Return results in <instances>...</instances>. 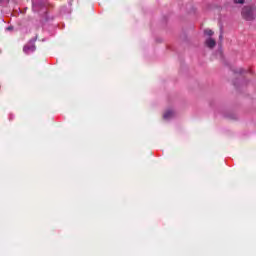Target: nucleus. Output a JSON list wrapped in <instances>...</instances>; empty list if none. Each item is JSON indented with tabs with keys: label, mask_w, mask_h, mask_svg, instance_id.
Segmentation results:
<instances>
[{
	"label": "nucleus",
	"mask_w": 256,
	"mask_h": 256,
	"mask_svg": "<svg viewBox=\"0 0 256 256\" xmlns=\"http://www.w3.org/2000/svg\"><path fill=\"white\" fill-rule=\"evenodd\" d=\"M242 17L246 21H253L255 19V7L246 6L242 9Z\"/></svg>",
	"instance_id": "1"
},
{
	"label": "nucleus",
	"mask_w": 256,
	"mask_h": 256,
	"mask_svg": "<svg viewBox=\"0 0 256 256\" xmlns=\"http://www.w3.org/2000/svg\"><path fill=\"white\" fill-rule=\"evenodd\" d=\"M45 3H47V0H32V11H34V13L47 11V9H45Z\"/></svg>",
	"instance_id": "2"
},
{
	"label": "nucleus",
	"mask_w": 256,
	"mask_h": 256,
	"mask_svg": "<svg viewBox=\"0 0 256 256\" xmlns=\"http://www.w3.org/2000/svg\"><path fill=\"white\" fill-rule=\"evenodd\" d=\"M35 41H37V36L34 39L30 40L29 43L24 46L23 51L26 55L35 53V49H37L35 47Z\"/></svg>",
	"instance_id": "3"
},
{
	"label": "nucleus",
	"mask_w": 256,
	"mask_h": 256,
	"mask_svg": "<svg viewBox=\"0 0 256 256\" xmlns=\"http://www.w3.org/2000/svg\"><path fill=\"white\" fill-rule=\"evenodd\" d=\"M173 117H175V112L171 109L167 110L164 114H163V119L165 121H171V119H173Z\"/></svg>",
	"instance_id": "4"
},
{
	"label": "nucleus",
	"mask_w": 256,
	"mask_h": 256,
	"mask_svg": "<svg viewBox=\"0 0 256 256\" xmlns=\"http://www.w3.org/2000/svg\"><path fill=\"white\" fill-rule=\"evenodd\" d=\"M205 45L206 47H208L209 49H213V47H215L217 45V42L215 41V39L208 37L205 40Z\"/></svg>",
	"instance_id": "5"
},
{
	"label": "nucleus",
	"mask_w": 256,
	"mask_h": 256,
	"mask_svg": "<svg viewBox=\"0 0 256 256\" xmlns=\"http://www.w3.org/2000/svg\"><path fill=\"white\" fill-rule=\"evenodd\" d=\"M213 30L206 29L204 30V35H207V37H213Z\"/></svg>",
	"instance_id": "6"
},
{
	"label": "nucleus",
	"mask_w": 256,
	"mask_h": 256,
	"mask_svg": "<svg viewBox=\"0 0 256 256\" xmlns=\"http://www.w3.org/2000/svg\"><path fill=\"white\" fill-rule=\"evenodd\" d=\"M234 3L236 4V5H243V3H245V0H234Z\"/></svg>",
	"instance_id": "7"
},
{
	"label": "nucleus",
	"mask_w": 256,
	"mask_h": 256,
	"mask_svg": "<svg viewBox=\"0 0 256 256\" xmlns=\"http://www.w3.org/2000/svg\"><path fill=\"white\" fill-rule=\"evenodd\" d=\"M9 3V0H0V5H7Z\"/></svg>",
	"instance_id": "8"
},
{
	"label": "nucleus",
	"mask_w": 256,
	"mask_h": 256,
	"mask_svg": "<svg viewBox=\"0 0 256 256\" xmlns=\"http://www.w3.org/2000/svg\"><path fill=\"white\" fill-rule=\"evenodd\" d=\"M6 31H13V26L6 27Z\"/></svg>",
	"instance_id": "9"
},
{
	"label": "nucleus",
	"mask_w": 256,
	"mask_h": 256,
	"mask_svg": "<svg viewBox=\"0 0 256 256\" xmlns=\"http://www.w3.org/2000/svg\"><path fill=\"white\" fill-rule=\"evenodd\" d=\"M236 73H243V68H240L238 71H236Z\"/></svg>",
	"instance_id": "10"
},
{
	"label": "nucleus",
	"mask_w": 256,
	"mask_h": 256,
	"mask_svg": "<svg viewBox=\"0 0 256 256\" xmlns=\"http://www.w3.org/2000/svg\"><path fill=\"white\" fill-rule=\"evenodd\" d=\"M219 39L220 41H223V34H220Z\"/></svg>",
	"instance_id": "11"
},
{
	"label": "nucleus",
	"mask_w": 256,
	"mask_h": 256,
	"mask_svg": "<svg viewBox=\"0 0 256 256\" xmlns=\"http://www.w3.org/2000/svg\"><path fill=\"white\" fill-rule=\"evenodd\" d=\"M65 8H62V10H61V13H65V10H64Z\"/></svg>",
	"instance_id": "12"
}]
</instances>
